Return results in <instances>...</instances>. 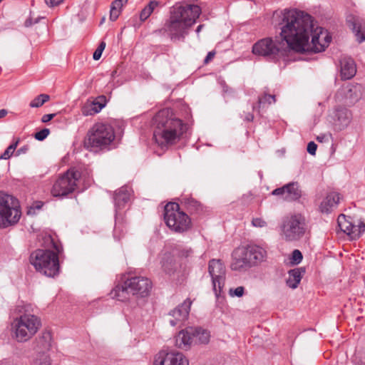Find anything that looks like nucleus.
<instances>
[{
	"label": "nucleus",
	"instance_id": "4d7b16f0",
	"mask_svg": "<svg viewBox=\"0 0 365 365\" xmlns=\"http://www.w3.org/2000/svg\"><path fill=\"white\" fill-rule=\"evenodd\" d=\"M32 24H33V23H32V21H31V19H27V20L25 21V26H27V27H28V26H31V25H32Z\"/></svg>",
	"mask_w": 365,
	"mask_h": 365
},
{
	"label": "nucleus",
	"instance_id": "79ce46f5",
	"mask_svg": "<svg viewBox=\"0 0 365 365\" xmlns=\"http://www.w3.org/2000/svg\"><path fill=\"white\" fill-rule=\"evenodd\" d=\"M65 0H44L46 4L50 7H54L62 4Z\"/></svg>",
	"mask_w": 365,
	"mask_h": 365
},
{
	"label": "nucleus",
	"instance_id": "5701e85b",
	"mask_svg": "<svg viewBox=\"0 0 365 365\" xmlns=\"http://www.w3.org/2000/svg\"><path fill=\"white\" fill-rule=\"evenodd\" d=\"M131 196V190L127 187H121L116 190L114 195V203L116 210H120L129 201Z\"/></svg>",
	"mask_w": 365,
	"mask_h": 365
},
{
	"label": "nucleus",
	"instance_id": "aec40b11",
	"mask_svg": "<svg viewBox=\"0 0 365 365\" xmlns=\"http://www.w3.org/2000/svg\"><path fill=\"white\" fill-rule=\"evenodd\" d=\"M340 74L341 79L349 80L353 78L356 73V66L351 57H341L340 61Z\"/></svg>",
	"mask_w": 365,
	"mask_h": 365
},
{
	"label": "nucleus",
	"instance_id": "c85d7f7f",
	"mask_svg": "<svg viewBox=\"0 0 365 365\" xmlns=\"http://www.w3.org/2000/svg\"><path fill=\"white\" fill-rule=\"evenodd\" d=\"M181 203L183 204L190 212H197L200 208V203L192 197H182Z\"/></svg>",
	"mask_w": 365,
	"mask_h": 365
},
{
	"label": "nucleus",
	"instance_id": "ddd939ff",
	"mask_svg": "<svg viewBox=\"0 0 365 365\" xmlns=\"http://www.w3.org/2000/svg\"><path fill=\"white\" fill-rule=\"evenodd\" d=\"M80 178V173L74 169H69L54 182L51 193L55 197H63L73 192Z\"/></svg>",
	"mask_w": 365,
	"mask_h": 365
},
{
	"label": "nucleus",
	"instance_id": "09e8293b",
	"mask_svg": "<svg viewBox=\"0 0 365 365\" xmlns=\"http://www.w3.org/2000/svg\"><path fill=\"white\" fill-rule=\"evenodd\" d=\"M55 116V114H46V115H43L42 118H41V120L43 123H47L48 121H50L51 119H53V118Z\"/></svg>",
	"mask_w": 365,
	"mask_h": 365
},
{
	"label": "nucleus",
	"instance_id": "49530a36",
	"mask_svg": "<svg viewBox=\"0 0 365 365\" xmlns=\"http://www.w3.org/2000/svg\"><path fill=\"white\" fill-rule=\"evenodd\" d=\"M13 151L9 150V147L5 150V151L0 156V159L7 160L11 158L13 154Z\"/></svg>",
	"mask_w": 365,
	"mask_h": 365
},
{
	"label": "nucleus",
	"instance_id": "f8f14e48",
	"mask_svg": "<svg viewBox=\"0 0 365 365\" xmlns=\"http://www.w3.org/2000/svg\"><path fill=\"white\" fill-rule=\"evenodd\" d=\"M164 220L166 225L173 231L182 233L191 227V220L189 216L180 210L175 202H169L165 206Z\"/></svg>",
	"mask_w": 365,
	"mask_h": 365
},
{
	"label": "nucleus",
	"instance_id": "b1692460",
	"mask_svg": "<svg viewBox=\"0 0 365 365\" xmlns=\"http://www.w3.org/2000/svg\"><path fill=\"white\" fill-rule=\"evenodd\" d=\"M339 195L336 192H330L323 200L320 205V210L322 212L328 213L335 207L339 202Z\"/></svg>",
	"mask_w": 365,
	"mask_h": 365
},
{
	"label": "nucleus",
	"instance_id": "423d86ee",
	"mask_svg": "<svg viewBox=\"0 0 365 365\" xmlns=\"http://www.w3.org/2000/svg\"><path fill=\"white\" fill-rule=\"evenodd\" d=\"M152 289L151 281L145 277H131L128 278L121 285H117L110 292L112 297L119 301L128 299V294H131L138 297L148 296Z\"/></svg>",
	"mask_w": 365,
	"mask_h": 365
},
{
	"label": "nucleus",
	"instance_id": "dca6fc26",
	"mask_svg": "<svg viewBox=\"0 0 365 365\" xmlns=\"http://www.w3.org/2000/svg\"><path fill=\"white\" fill-rule=\"evenodd\" d=\"M153 365H189V361L182 353L160 351L155 356Z\"/></svg>",
	"mask_w": 365,
	"mask_h": 365
},
{
	"label": "nucleus",
	"instance_id": "473e14b6",
	"mask_svg": "<svg viewBox=\"0 0 365 365\" xmlns=\"http://www.w3.org/2000/svg\"><path fill=\"white\" fill-rule=\"evenodd\" d=\"M50 99V96L47 94H41L38 96L36 98H34L30 103V106L31 108H38L41 106L44 103L48 101Z\"/></svg>",
	"mask_w": 365,
	"mask_h": 365
},
{
	"label": "nucleus",
	"instance_id": "393cba45",
	"mask_svg": "<svg viewBox=\"0 0 365 365\" xmlns=\"http://www.w3.org/2000/svg\"><path fill=\"white\" fill-rule=\"evenodd\" d=\"M285 192L284 200L287 201L297 200L302 195L299 185L297 182H292L285 185Z\"/></svg>",
	"mask_w": 365,
	"mask_h": 365
},
{
	"label": "nucleus",
	"instance_id": "37998d69",
	"mask_svg": "<svg viewBox=\"0 0 365 365\" xmlns=\"http://www.w3.org/2000/svg\"><path fill=\"white\" fill-rule=\"evenodd\" d=\"M120 13V10L116 9L115 8H110V19L112 21H115L118 17L119 16V14Z\"/></svg>",
	"mask_w": 365,
	"mask_h": 365
},
{
	"label": "nucleus",
	"instance_id": "e433bc0d",
	"mask_svg": "<svg viewBox=\"0 0 365 365\" xmlns=\"http://www.w3.org/2000/svg\"><path fill=\"white\" fill-rule=\"evenodd\" d=\"M245 292V288L242 286L237 287L235 289H230L229 294L231 297H241Z\"/></svg>",
	"mask_w": 365,
	"mask_h": 365
},
{
	"label": "nucleus",
	"instance_id": "2eb2a0df",
	"mask_svg": "<svg viewBox=\"0 0 365 365\" xmlns=\"http://www.w3.org/2000/svg\"><path fill=\"white\" fill-rule=\"evenodd\" d=\"M340 230L350 237L351 240L358 239L365 231V224L360 221L357 225L349 220L346 215L341 214L337 219Z\"/></svg>",
	"mask_w": 365,
	"mask_h": 365
},
{
	"label": "nucleus",
	"instance_id": "3c124183",
	"mask_svg": "<svg viewBox=\"0 0 365 365\" xmlns=\"http://www.w3.org/2000/svg\"><path fill=\"white\" fill-rule=\"evenodd\" d=\"M20 142V139L19 138H16L12 144H11L9 146V150H11V151L14 152V150H16V147L18 146L19 143Z\"/></svg>",
	"mask_w": 365,
	"mask_h": 365
},
{
	"label": "nucleus",
	"instance_id": "f257e3e1",
	"mask_svg": "<svg viewBox=\"0 0 365 365\" xmlns=\"http://www.w3.org/2000/svg\"><path fill=\"white\" fill-rule=\"evenodd\" d=\"M278 26L282 39L289 49L303 53L324 51L331 36L322 27L314 29L312 17L296 9H284L279 15Z\"/></svg>",
	"mask_w": 365,
	"mask_h": 365
},
{
	"label": "nucleus",
	"instance_id": "58836bf2",
	"mask_svg": "<svg viewBox=\"0 0 365 365\" xmlns=\"http://www.w3.org/2000/svg\"><path fill=\"white\" fill-rule=\"evenodd\" d=\"M252 225L256 227H264L267 226V222L260 217L253 218Z\"/></svg>",
	"mask_w": 365,
	"mask_h": 365
},
{
	"label": "nucleus",
	"instance_id": "9d476101",
	"mask_svg": "<svg viewBox=\"0 0 365 365\" xmlns=\"http://www.w3.org/2000/svg\"><path fill=\"white\" fill-rule=\"evenodd\" d=\"M21 212L17 198L0 191V228H6L17 223Z\"/></svg>",
	"mask_w": 365,
	"mask_h": 365
},
{
	"label": "nucleus",
	"instance_id": "9b49d317",
	"mask_svg": "<svg viewBox=\"0 0 365 365\" xmlns=\"http://www.w3.org/2000/svg\"><path fill=\"white\" fill-rule=\"evenodd\" d=\"M280 230L282 238L287 242L299 240L306 232L305 217L299 213L284 216L282 220Z\"/></svg>",
	"mask_w": 365,
	"mask_h": 365
},
{
	"label": "nucleus",
	"instance_id": "f704fd0d",
	"mask_svg": "<svg viewBox=\"0 0 365 365\" xmlns=\"http://www.w3.org/2000/svg\"><path fill=\"white\" fill-rule=\"evenodd\" d=\"M302 254L299 250H294L292 253L291 262L294 264H299L302 260Z\"/></svg>",
	"mask_w": 365,
	"mask_h": 365
},
{
	"label": "nucleus",
	"instance_id": "bb28decb",
	"mask_svg": "<svg viewBox=\"0 0 365 365\" xmlns=\"http://www.w3.org/2000/svg\"><path fill=\"white\" fill-rule=\"evenodd\" d=\"M162 267L168 274H173L178 269V264L170 253H165L162 259Z\"/></svg>",
	"mask_w": 365,
	"mask_h": 365
},
{
	"label": "nucleus",
	"instance_id": "1a4fd4ad",
	"mask_svg": "<svg viewBox=\"0 0 365 365\" xmlns=\"http://www.w3.org/2000/svg\"><path fill=\"white\" fill-rule=\"evenodd\" d=\"M114 129L106 123H96L88 132L84 145L91 150L104 149L115 139Z\"/></svg>",
	"mask_w": 365,
	"mask_h": 365
},
{
	"label": "nucleus",
	"instance_id": "e2e57ef3",
	"mask_svg": "<svg viewBox=\"0 0 365 365\" xmlns=\"http://www.w3.org/2000/svg\"><path fill=\"white\" fill-rule=\"evenodd\" d=\"M3 118L2 110H0V118Z\"/></svg>",
	"mask_w": 365,
	"mask_h": 365
},
{
	"label": "nucleus",
	"instance_id": "6ab92c4d",
	"mask_svg": "<svg viewBox=\"0 0 365 365\" xmlns=\"http://www.w3.org/2000/svg\"><path fill=\"white\" fill-rule=\"evenodd\" d=\"M107 100L105 96H98L91 98L82 108L83 115H93L99 113L106 105Z\"/></svg>",
	"mask_w": 365,
	"mask_h": 365
},
{
	"label": "nucleus",
	"instance_id": "5fc2aeb1",
	"mask_svg": "<svg viewBox=\"0 0 365 365\" xmlns=\"http://www.w3.org/2000/svg\"><path fill=\"white\" fill-rule=\"evenodd\" d=\"M253 119H254V115L251 113H247L245 116V120H246L247 122H251L253 120Z\"/></svg>",
	"mask_w": 365,
	"mask_h": 365
},
{
	"label": "nucleus",
	"instance_id": "680f3d73",
	"mask_svg": "<svg viewBox=\"0 0 365 365\" xmlns=\"http://www.w3.org/2000/svg\"><path fill=\"white\" fill-rule=\"evenodd\" d=\"M118 1H119V2H120V3H122V4H123V2H124V3H126V2L128 1V0H118Z\"/></svg>",
	"mask_w": 365,
	"mask_h": 365
},
{
	"label": "nucleus",
	"instance_id": "8fccbe9b",
	"mask_svg": "<svg viewBox=\"0 0 365 365\" xmlns=\"http://www.w3.org/2000/svg\"><path fill=\"white\" fill-rule=\"evenodd\" d=\"M20 142V139L19 138H16L12 144H11L9 146V150H11V151L14 152V150H16V147L18 146L19 143Z\"/></svg>",
	"mask_w": 365,
	"mask_h": 365
},
{
	"label": "nucleus",
	"instance_id": "39448f33",
	"mask_svg": "<svg viewBox=\"0 0 365 365\" xmlns=\"http://www.w3.org/2000/svg\"><path fill=\"white\" fill-rule=\"evenodd\" d=\"M266 258L267 251L263 247L249 245L234 252L231 269L235 271L245 270L261 264Z\"/></svg>",
	"mask_w": 365,
	"mask_h": 365
},
{
	"label": "nucleus",
	"instance_id": "7c9ffc66",
	"mask_svg": "<svg viewBox=\"0 0 365 365\" xmlns=\"http://www.w3.org/2000/svg\"><path fill=\"white\" fill-rule=\"evenodd\" d=\"M275 96L271 95L267 93H264L262 96L258 98V106L259 108L264 107L266 105H270L275 103Z\"/></svg>",
	"mask_w": 365,
	"mask_h": 365
},
{
	"label": "nucleus",
	"instance_id": "603ef678",
	"mask_svg": "<svg viewBox=\"0 0 365 365\" xmlns=\"http://www.w3.org/2000/svg\"><path fill=\"white\" fill-rule=\"evenodd\" d=\"M29 150V146L28 145H24L21 148H20L18 150H17V153L16 155H19L21 154H25L27 153V151Z\"/></svg>",
	"mask_w": 365,
	"mask_h": 365
},
{
	"label": "nucleus",
	"instance_id": "ea45409f",
	"mask_svg": "<svg viewBox=\"0 0 365 365\" xmlns=\"http://www.w3.org/2000/svg\"><path fill=\"white\" fill-rule=\"evenodd\" d=\"M331 139L332 135L330 133H322L317 137V140L320 143L329 142Z\"/></svg>",
	"mask_w": 365,
	"mask_h": 365
},
{
	"label": "nucleus",
	"instance_id": "c9c22d12",
	"mask_svg": "<svg viewBox=\"0 0 365 365\" xmlns=\"http://www.w3.org/2000/svg\"><path fill=\"white\" fill-rule=\"evenodd\" d=\"M106 48V43L104 41L101 42L98 48L93 53V58L94 60L98 61L102 56V53Z\"/></svg>",
	"mask_w": 365,
	"mask_h": 365
},
{
	"label": "nucleus",
	"instance_id": "f03ea898",
	"mask_svg": "<svg viewBox=\"0 0 365 365\" xmlns=\"http://www.w3.org/2000/svg\"><path fill=\"white\" fill-rule=\"evenodd\" d=\"M153 138L161 147L177 143L186 129V125L170 108L159 110L153 118Z\"/></svg>",
	"mask_w": 365,
	"mask_h": 365
},
{
	"label": "nucleus",
	"instance_id": "bf43d9fd",
	"mask_svg": "<svg viewBox=\"0 0 365 365\" xmlns=\"http://www.w3.org/2000/svg\"><path fill=\"white\" fill-rule=\"evenodd\" d=\"M111 76H112V77H113L115 78V76H118V71H113L112 73H111Z\"/></svg>",
	"mask_w": 365,
	"mask_h": 365
},
{
	"label": "nucleus",
	"instance_id": "cd10ccee",
	"mask_svg": "<svg viewBox=\"0 0 365 365\" xmlns=\"http://www.w3.org/2000/svg\"><path fill=\"white\" fill-rule=\"evenodd\" d=\"M193 341L196 343L206 344L209 342L210 338V331L201 327H195L193 331Z\"/></svg>",
	"mask_w": 365,
	"mask_h": 365
},
{
	"label": "nucleus",
	"instance_id": "7ed1b4c3",
	"mask_svg": "<svg viewBox=\"0 0 365 365\" xmlns=\"http://www.w3.org/2000/svg\"><path fill=\"white\" fill-rule=\"evenodd\" d=\"M200 14L201 9L197 5L176 4L164 29L172 40H183L188 29L196 22Z\"/></svg>",
	"mask_w": 365,
	"mask_h": 365
},
{
	"label": "nucleus",
	"instance_id": "a878e982",
	"mask_svg": "<svg viewBox=\"0 0 365 365\" xmlns=\"http://www.w3.org/2000/svg\"><path fill=\"white\" fill-rule=\"evenodd\" d=\"M304 272L305 271L302 268H297L290 270L289 272V277L286 281L287 285L292 289L297 288Z\"/></svg>",
	"mask_w": 365,
	"mask_h": 365
},
{
	"label": "nucleus",
	"instance_id": "20e7f679",
	"mask_svg": "<svg viewBox=\"0 0 365 365\" xmlns=\"http://www.w3.org/2000/svg\"><path fill=\"white\" fill-rule=\"evenodd\" d=\"M53 247L56 251L53 252L48 250H36L30 256V262L37 272L42 274L53 277L59 272V260L58 254L62 252V247L51 240Z\"/></svg>",
	"mask_w": 365,
	"mask_h": 365
},
{
	"label": "nucleus",
	"instance_id": "6e6552de",
	"mask_svg": "<svg viewBox=\"0 0 365 365\" xmlns=\"http://www.w3.org/2000/svg\"><path fill=\"white\" fill-rule=\"evenodd\" d=\"M289 49L284 48L282 42L273 40L272 38H262L256 42L252 46V53L261 56L269 61L277 62L281 60L288 61Z\"/></svg>",
	"mask_w": 365,
	"mask_h": 365
},
{
	"label": "nucleus",
	"instance_id": "f3484780",
	"mask_svg": "<svg viewBox=\"0 0 365 365\" xmlns=\"http://www.w3.org/2000/svg\"><path fill=\"white\" fill-rule=\"evenodd\" d=\"M192 301L187 298L182 304L170 311L168 315L172 318L169 320L172 327L180 326L185 320L187 319Z\"/></svg>",
	"mask_w": 365,
	"mask_h": 365
},
{
	"label": "nucleus",
	"instance_id": "a18cd8bd",
	"mask_svg": "<svg viewBox=\"0 0 365 365\" xmlns=\"http://www.w3.org/2000/svg\"><path fill=\"white\" fill-rule=\"evenodd\" d=\"M362 89H364L362 86L356 83V85H349L346 88V91H361Z\"/></svg>",
	"mask_w": 365,
	"mask_h": 365
},
{
	"label": "nucleus",
	"instance_id": "de8ad7c7",
	"mask_svg": "<svg viewBox=\"0 0 365 365\" xmlns=\"http://www.w3.org/2000/svg\"><path fill=\"white\" fill-rule=\"evenodd\" d=\"M215 56V51H212L208 52L205 58L204 59V63L207 64L210 61H211L212 60V58H214Z\"/></svg>",
	"mask_w": 365,
	"mask_h": 365
},
{
	"label": "nucleus",
	"instance_id": "864d4df0",
	"mask_svg": "<svg viewBox=\"0 0 365 365\" xmlns=\"http://www.w3.org/2000/svg\"><path fill=\"white\" fill-rule=\"evenodd\" d=\"M122 6H123L122 3H120L119 1L118 2V0H115L112 3L110 8H115L116 9H118V10L120 11V9H121Z\"/></svg>",
	"mask_w": 365,
	"mask_h": 365
},
{
	"label": "nucleus",
	"instance_id": "c03bdc74",
	"mask_svg": "<svg viewBox=\"0 0 365 365\" xmlns=\"http://www.w3.org/2000/svg\"><path fill=\"white\" fill-rule=\"evenodd\" d=\"M272 194L274 195H282L284 199V196L286 195L285 185L282 186V187L276 188L272 191Z\"/></svg>",
	"mask_w": 365,
	"mask_h": 365
},
{
	"label": "nucleus",
	"instance_id": "a19ab883",
	"mask_svg": "<svg viewBox=\"0 0 365 365\" xmlns=\"http://www.w3.org/2000/svg\"><path fill=\"white\" fill-rule=\"evenodd\" d=\"M317 148V145L313 141L309 142L307 145V152L312 155H315Z\"/></svg>",
	"mask_w": 365,
	"mask_h": 365
},
{
	"label": "nucleus",
	"instance_id": "72a5a7b5",
	"mask_svg": "<svg viewBox=\"0 0 365 365\" xmlns=\"http://www.w3.org/2000/svg\"><path fill=\"white\" fill-rule=\"evenodd\" d=\"M34 365H51L50 356L46 354H39L34 361Z\"/></svg>",
	"mask_w": 365,
	"mask_h": 365
},
{
	"label": "nucleus",
	"instance_id": "052dcab7",
	"mask_svg": "<svg viewBox=\"0 0 365 365\" xmlns=\"http://www.w3.org/2000/svg\"><path fill=\"white\" fill-rule=\"evenodd\" d=\"M0 110H2L3 118L5 117L8 113V111L6 109H1Z\"/></svg>",
	"mask_w": 365,
	"mask_h": 365
},
{
	"label": "nucleus",
	"instance_id": "c756f323",
	"mask_svg": "<svg viewBox=\"0 0 365 365\" xmlns=\"http://www.w3.org/2000/svg\"><path fill=\"white\" fill-rule=\"evenodd\" d=\"M159 2L157 1H150L149 4L145 6L140 14V19L142 21H145L154 11L155 9L158 7Z\"/></svg>",
	"mask_w": 365,
	"mask_h": 365
},
{
	"label": "nucleus",
	"instance_id": "4468645a",
	"mask_svg": "<svg viewBox=\"0 0 365 365\" xmlns=\"http://www.w3.org/2000/svg\"><path fill=\"white\" fill-rule=\"evenodd\" d=\"M208 272L212 278L215 296L219 297L222 292L225 282V267L221 260L213 259L209 262Z\"/></svg>",
	"mask_w": 365,
	"mask_h": 365
},
{
	"label": "nucleus",
	"instance_id": "0e129e2a",
	"mask_svg": "<svg viewBox=\"0 0 365 365\" xmlns=\"http://www.w3.org/2000/svg\"><path fill=\"white\" fill-rule=\"evenodd\" d=\"M2 1V0H0V3Z\"/></svg>",
	"mask_w": 365,
	"mask_h": 365
},
{
	"label": "nucleus",
	"instance_id": "412c9836",
	"mask_svg": "<svg viewBox=\"0 0 365 365\" xmlns=\"http://www.w3.org/2000/svg\"><path fill=\"white\" fill-rule=\"evenodd\" d=\"M193 327H188L178 332L175 338V346L181 349H190L193 342Z\"/></svg>",
	"mask_w": 365,
	"mask_h": 365
},
{
	"label": "nucleus",
	"instance_id": "4c0bfd02",
	"mask_svg": "<svg viewBox=\"0 0 365 365\" xmlns=\"http://www.w3.org/2000/svg\"><path fill=\"white\" fill-rule=\"evenodd\" d=\"M49 133H50L49 129L43 128V129L41 130L40 131L36 133L34 135V138L39 141H42L45 138H46V137L48 135Z\"/></svg>",
	"mask_w": 365,
	"mask_h": 365
},
{
	"label": "nucleus",
	"instance_id": "2f4dec72",
	"mask_svg": "<svg viewBox=\"0 0 365 365\" xmlns=\"http://www.w3.org/2000/svg\"><path fill=\"white\" fill-rule=\"evenodd\" d=\"M126 232L125 227L122 222H119L118 218L115 217V224L113 230L114 237L120 240Z\"/></svg>",
	"mask_w": 365,
	"mask_h": 365
},
{
	"label": "nucleus",
	"instance_id": "4be33fe9",
	"mask_svg": "<svg viewBox=\"0 0 365 365\" xmlns=\"http://www.w3.org/2000/svg\"><path fill=\"white\" fill-rule=\"evenodd\" d=\"M346 22L349 26L354 33L357 41L361 43L365 41V24L359 18L349 15L346 17Z\"/></svg>",
	"mask_w": 365,
	"mask_h": 365
},
{
	"label": "nucleus",
	"instance_id": "13d9d810",
	"mask_svg": "<svg viewBox=\"0 0 365 365\" xmlns=\"http://www.w3.org/2000/svg\"><path fill=\"white\" fill-rule=\"evenodd\" d=\"M203 27L202 24L199 25L196 29V33L199 34Z\"/></svg>",
	"mask_w": 365,
	"mask_h": 365
},
{
	"label": "nucleus",
	"instance_id": "0eeeda50",
	"mask_svg": "<svg viewBox=\"0 0 365 365\" xmlns=\"http://www.w3.org/2000/svg\"><path fill=\"white\" fill-rule=\"evenodd\" d=\"M29 307L30 306H25L24 312L19 310V317L12 322L14 337L19 342L29 340L41 327L40 319L35 314L29 312Z\"/></svg>",
	"mask_w": 365,
	"mask_h": 365
},
{
	"label": "nucleus",
	"instance_id": "a211bd4d",
	"mask_svg": "<svg viewBox=\"0 0 365 365\" xmlns=\"http://www.w3.org/2000/svg\"><path fill=\"white\" fill-rule=\"evenodd\" d=\"M333 119L335 130L341 131L349 125L352 119V114L347 108L339 107L335 109Z\"/></svg>",
	"mask_w": 365,
	"mask_h": 365
},
{
	"label": "nucleus",
	"instance_id": "6e6d98bb",
	"mask_svg": "<svg viewBox=\"0 0 365 365\" xmlns=\"http://www.w3.org/2000/svg\"><path fill=\"white\" fill-rule=\"evenodd\" d=\"M191 252H192V250L190 249L185 250V251H182V252L181 254V256L187 257L190 256Z\"/></svg>",
	"mask_w": 365,
	"mask_h": 365
}]
</instances>
